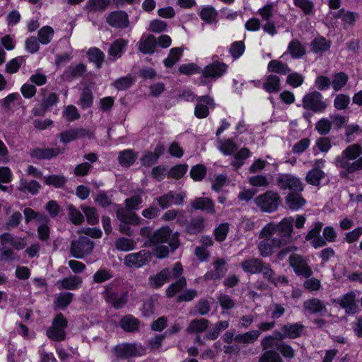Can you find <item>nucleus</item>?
<instances>
[{"instance_id": "e433bc0d", "label": "nucleus", "mask_w": 362, "mask_h": 362, "mask_svg": "<svg viewBox=\"0 0 362 362\" xmlns=\"http://www.w3.org/2000/svg\"><path fill=\"white\" fill-rule=\"evenodd\" d=\"M59 153V148H37L32 152L31 156L40 159H49L56 156Z\"/></svg>"}, {"instance_id": "338daca9", "label": "nucleus", "mask_w": 362, "mask_h": 362, "mask_svg": "<svg viewBox=\"0 0 362 362\" xmlns=\"http://www.w3.org/2000/svg\"><path fill=\"white\" fill-rule=\"evenodd\" d=\"M245 51V45L242 41L233 42L230 48V54L235 58H239Z\"/></svg>"}, {"instance_id": "f03ea898", "label": "nucleus", "mask_w": 362, "mask_h": 362, "mask_svg": "<svg viewBox=\"0 0 362 362\" xmlns=\"http://www.w3.org/2000/svg\"><path fill=\"white\" fill-rule=\"evenodd\" d=\"M361 155L362 148L360 145H350L343 151L340 156L336 158V165L347 173L361 170L362 169Z\"/></svg>"}, {"instance_id": "de8ad7c7", "label": "nucleus", "mask_w": 362, "mask_h": 362, "mask_svg": "<svg viewBox=\"0 0 362 362\" xmlns=\"http://www.w3.org/2000/svg\"><path fill=\"white\" fill-rule=\"evenodd\" d=\"M251 153L248 148H243L239 150L234 156V160L232 164L235 168H240L245 162V159L249 158Z\"/></svg>"}, {"instance_id": "c756f323", "label": "nucleus", "mask_w": 362, "mask_h": 362, "mask_svg": "<svg viewBox=\"0 0 362 362\" xmlns=\"http://www.w3.org/2000/svg\"><path fill=\"white\" fill-rule=\"evenodd\" d=\"M127 42L123 39H118L114 41L110 45L108 54L113 59H116L122 55Z\"/></svg>"}, {"instance_id": "f8f14e48", "label": "nucleus", "mask_w": 362, "mask_h": 362, "mask_svg": "<svg viewBox=\"0 0 362 362\" xmlns=\"http://www.w3.org/2000/svg\"><path fill=\"white\" fill-rule=\"evenodd\" d=\"M303 107L314 112H322L326 107V104L322 100V95L320 93L313 91L303 97Z\"/></svg>"}, {"instance_id": "0e129e2a", "label": "nucleus", "mask_w": 362, "mask_h": 362, "mask_svg": "<svg viewBox=\"0 0 362 362\" xmlns=\"http://www.w3.org/2000/svg\"><path fill=\"white\" fill-rule=\"evenodd\" d=\"M72 298L71 293H62L56 298V304L59 308H66L71 302Z\"/></svg>"}, {"instance_id": "864d4df0", "label": "nucleus", "mask_w": 362, "mask_h": 362, "mask_svg": "<svg viewBox=\"0 0 362 362\" xmlns=\"http://www.w3.org/2000/svg\"><path fill=\"white\" fill-rule=\"evenodd\" d=\"M44 180L46 185H53L55 187H62L66 182V178L62 175H49L44 177Z\"/></svg>"}, {"instance_id": "49530a36", "label": "nucleus", "mask_w": 362, "mask_h": 362, "mask_svg": "<svg viewBox=\"0 0 362 362\" xmlns=\"http://www.w3.org/2000/svg\"><path fill=\"white\" fill-rule=\"evenodd\" d=\"M110 3V0H88L86 7L89 11L95 12L105 9Z\"/></svg>"}, {"instance_id": "680f3d73", "label": "nucleus", "mask_w": 362, "mask_h": 362, "mask_svg": "<svg viewBox=\"0 0 362 362\" xmlns=\"http://www.w3.org/2000/svg\"><path fill=\"white\" fill-rule=\"evenodd\" d=\"M24 62V59L22 57H18L11 59L6 64V70L9 74H14L18 71L21 64Z\"/></svg>"}, {"instance_id": "bf43d9fd", "label": "nucleus", "mask_w": 362, "mask_h": 362, "mask_svg": "<svg viewBox=\"0 0 362 362\" xmlns=\"http://www.w3.org/2000/svg\"><path fill=\"white\" fill-rule=\"evenodd\" d=\"M188 166L187 165H177L173 167L168 172V177L175 179L181 178L187 171Z\"/></svg>"}, {"instance_id": "423d86ee", "label": "nucleus", "mask_w": 362, "mask_h": 362, "mask_svg": "<svg viewBox=\"0 0 362 362\" xmlns=\"http://www.w3.org/2000/svg\"><path fill=\"white\" fill-rule=\"evenodd\" d=\"M182 267L180 263L177 262L172 272L168 269H165L154 276L149 277V283L154 287H160L166 281L170 279H175L182 274Z\"/></svg>"}, {"instance_id": "5701e85b", "label": "nucleus", "mask_w": 362, "mask_h": 362, "mask_svg": "<svg viewBox=\"0 0 362 362\" xmlns=\"http://www.w3.org/2000/svg\"><path fill=\"white\" fill-rule=\"evenodd\" d=\"M87 135H88V132L84 129H71L60 134V141L64 144H67Z\"/></svg>"}, {"instance_id": "aec40b11", "label": "nucleus", "mask_w": 362, "mask_h": 362, "mask_svg": "<svg viewBox=\"0 0 362 362\" xmlns=\"http://www.w3.org/2000/svg\"><path fill=\"white\" fill-rule=\"evenodd\" d=\"M322 223H315L313 228L308 232L305 237L306 240L310 241L311 245L315 248L322 247L326 244L325 240L320 236V233L322 230Z\"/></svg>"}, {"instance_id": "603ef678", "label": "nucleus", "mask_w": 362, "mask_h": 362, "mask_svg": "<svg viewBox=\"0 0 362 362\" xmlns=\"http://www.w3.org/2000/svg\"><path fill=\"white\" fill-rule=\"evenodd\" d=\"M288 50L294 58H299L302 57L305 52V49L303 46L296 40H293L288 45Z\"/></svg>"}, {"instance_id": "9b49d317", "label": "nucleus", "mask_w": 362, "mask_h": 362, "mask_svg": "<svg viewBox=\"0 0 362 362\" xmlns=\"http://www.w3.org/2000/svg\"><path fill=\"white\" fill-rule=\"evenodd\" d=\"M67 326V321L62 314H58L54 319L52 325L47 331L49 338L54 341L63 340L65 337V329Z\"/></svg>"}, {"instance_id": "ddd939ff", "label": "nucleus", "mask_w": 362, "mask_h": 362, "mask_svg": "<svg viewBox=\"0 0 362 362\" xmlns=\"http://www.w3.org/2000/svg\"><path fill=\"white\" fill-rule=\"evenodd\" d=\"M115 352L117 357L122 358L141 356L145 354V348L137 344H122L115 347Z\"/></svg>"}, {"instance_id": "13d9d810", "label": "nucleus", "mask_w": 362, "mask_h": 362, "mask_svg": "<svg viewBox=\"0 0 362 362\" xmlns=\"http://www.w3.org/2000/svg\"><path fill=\"white\" fill-rule=\"evenodd\" d=\"M81 209L86 216L87 221L88 223L94 225L98 223V215L94 208L83 206H81Z\"/></svg>"}, {"instance_id": "6e6552de", "label": "nucleus", "mask_w": 362, "mask_h": 362, "mask_svg": "<svg viewBox=\"0 0 362 362\" xmlns=\"http://www.w3.org/2000/svg\"><path fill=\"white\" fill-rule=\"evenodd\" d=\"M278 187L283 190L302 192L304 185L300 180L292 174H279L276 178Z\"/></svg>"}, {"instance_id": "f257e3e1", "label": "nucleus", "mask_w": 362, "mask_h": 362, "mask_svg": "<svg viewBox=\"0 0 362 362\" xmlns=\"http://www.w3.org/2000/svg\"><path fill=\"white\" fill-rule=\"evenodd\" d=\"M140 233L143 237L149 238L144 245L153 247L154 255L158 258L165 257L168 254V247L163 245V243H168L173 250L179 246L178 235L177 233L171 235V230L168 227H162L152 236H151V228L148 227L142 228Z\"/></svg>"}, {"instance_id": "2eb2a0df", "label": "nucleus", "mask_w": 362, "mask_h": 362, "mask_svg": "<svg viewBox=\"0 0 362 362\" xmlns=\"http://www.w3.org/2000/svg\"><path fill=\"white\" fill-rule=\"evenodd\" d=\"M93 249V243L88 238L81 237L78 240L73 241L71 252L76 258H83Z\"/></svg>"}, {"instance_id": "20e7f679", "label": "nucleus", "mask_w": 362, "mask_h": 362, "mask_svg": "<svg viewBox=\"0 0 362 362\" xmlns=\"http://www.w3.org/2000/svg\"><path fill=\"white\" fill-rule=\"evenodd\" d=\"M258 13L260 15L262 20L265 21V24L262 27L264 31L272 36L276 33V28L282 26L285 21L284 17L281 15L275 20H272L274 16V10L271 4H267L259 8Z\"/></svg>"}, {"instance_id": "79ce46f5", "label": "nucleus", "mask_w": 362, "mask_h": 362, "mask_svg": "<svg viewBox=\"0 0 362 362\" xmlns=\"http://www.w3.org/2000/svg\"><path fill=\"white\" fill-rule=\"evenodd\" d=\"M40 188V184L35 180H32L30 182H28L25 179H21L18 189L22 192H28L32 194H35L38 192Z\"/></svg>"}, {"instance_id": "052dcab7", "label": "nucleus", "mask_w": 362, "mask_h": 362, "mask_svg": "<svg viewBox=\"0 0 362 362\" xmlns=\"http://www.w3.org/2000/svg\"><path fill=\"white\" fill-rule=\"evenodd\" d=\"M63 117H65L66 120L72 122L78 119L80 114L75 106L69 105H67L63 111Z\"/></svg>"}, {"instance_id": "2f4dec72", "label": "nucleus", "mask_w": 362, "mask_h": 362, "mask_svg": "<svg viewBox=\"0 0 362 362\" xmlns=\"http://www.w3.org/2000/svg\"><path fill=\"white\" fill-rule=\"evenodd\" d=\"M226 262L223 259H218L214 262V272H207L205 274L206 279H220L226 272L225 267Z\"/></svg>"}, {"instance_id": "a211bd4d", "label": "nucleus", "mask_w": 362, "mask_h": 362, "mask_svg": "<svg viewBox=\"0 0 362 362\" xmlns=\"http://www.w3.org/2000/svg\"><path fill=\"white\" fill-rule=\"evenodd\" d=\"M107 23L115 28H124L129 25L128 15L122 11H117L110 13L107 17Z\"/></svg>"}, {"instance_id": "a878e982", "label": "nucleus", "mask_w": 362, "mask_h": 362, "mask_svg": "<svg viewBox=\"0 0 362 362\" xmlns=\"http://www.w3.org/2000/svg\"><path fill=\"white\" fill-rule=\"evenodd\" d=\"M303 326L299 323L284 325L282 327L283 334L280 335V338H297L303 333Z\"/></svg>"}, {"instance_id": "4c0bfd02", "label": "nucleus", "mask_w": 362, "mask_h": 362, "mask_svg": "<svg viewBox=\"0 0 362 362\" xmlns=\"http://www.w3.org/2000/svg\"><path fill=\"white\" fill-rule=\"evenodd\" d=\"M142 191L139 189L138 192L132 197L126 199V209L127 214L133 213L132 211L137 209L139 205L142 203L141 199Z\"/></svg>"}, {"instance_id": "0eeeda50", "label": "nucleus", "mask_w": 362, "mask_h": 362, "mask_svg": "<svg viewBox=\"0 0 362 362\" xmlns=\"http://www.w3.org/2000/svg\"><path fill=\"white\" fill-rule=\"evenodd\" d=\"M255 203L262 211L270 213L277 209L280 197L278 193L269 191L257 197Z\"/></svg>"}, {"instance_id": "39448f33", "label": "nucleus", "mask_w": 362, "mask_h": 362, "mask_svg": "<svg viewBox=\"0 0 362 362\" xmlns=\"http://www.w3.org/2000/svg\"><path fill=\"white\" fill-rule=\"evenodd\" d=\"M294 219L293 217H286L279 224L269 223L262 229V235H274L278 233L281 237H288L292 233Z\"/></svg>"}, {"instance_id": "09e8293b", "label": "nucleus", "mask_w": 362, "mask_h": 362, "mask_svg": "<svg viewBox=\"0 0 362 362\" xmlns=\"http://www.w3.org/2000/svg\"><path fill=\"white\" fill-rule=\"evenodd\" d=\"M218 149L226 156L233 154L238 147L230 139H227L218 143Z\"/></svg>"}, {"instance_id": "ea45409f", "label": "nucleus", "mask_w": 362, "mask_h": 362, "mask_svg": "<svg viewBox=\"0 0 362 362\" xmlns=\"http://www.w3.org/2000/svg\"><path fill=\"white\" fill-rule=\"evenodd\" d=\"M87 55L90 62H93L97 68H100L104 61V54L98 48L89 49Z\"/></svg>"}, {"instance_id": "a18cd8bd", "label": "nucleus", "mask_w": 362, "mask_h": 362, "mask_svg": "<svg viewBox=\"0 0 362 362\" xmlns=\"http://www.w3.org/2000/svg\"><path fill=\"white\" fill-rule=\"evenodd\" d=\"M54 30L50 26H44L38 31L39 41L43 45L49 43L54 36Z\"/></svg>"}, {"instance_id": "dca6fc26", "label": "nucleus", "mask_w": 362, "mask_h": 362, "mask_svg": "<svg viewBox=\"0 0 362 362\" xmlns=\"http://www.w3.org/2000/svg\"><path fill=\"white\" fill-rule=\"evenodd\" d=\"M197 105L194 108V115L199 119L205 118L209 115V108L214 107V100L209 96L197 98Z\"/></svg>"}, {"instance_id": "5fc2aeb1", "label": "nucleus", "mask_w": 362, "mask_h": 362, "mask_svg": "<svg viewBox=\"0 0 362 362\" xmlns=\"http://www.w3.org/2000/svg\"><path fill=\"white\" fill-rule=\"evenodd\" d=\"M312 45V49L315 52H325L330 47L329 43L322 37L315 38L313 41Z\"/></svg>"}, {"instance_id": "473e14b6", "label": "nucleus", "mask_w": 362, "mask_h": 362, "mask_svg": "<svg viewBox=\"0 0 362 362\" xmlns=\"http://www.w3.org/2000/svg\"><path fill=\"white\" fill-rule=\"evenodd\" d=\"M241 264L244 272L253 274L260 272L262 263L258 259L252 258L243 261Z\"/></svg>"}, {"instance_id": "8fccbe9b", "label": "nucleus", "mask_w": 362, "mask_h": 362, "mask_svg": "<svg viewBox=\"0 0 362 362\" xmlns=\"http://www.w3.org/2000/svg\"><path fill=\"white\" fill-rule=\"evenodd\" d=\"M136 243L129 238H120L116 241V247L121 251H129L135 248Z\"/></svg>"}, {"instance_id": "72a5a7b5", "label": "nucleus", "mask_w": 362, "mask_h": 362, "mask_svg": "<svg viewBox=\"0 0 362 362\" xmlns=\"http://www.w3.org/2000/svg\"><path fill=\"white\" fill-rule=\"evenodd\" d=\"M263 88L269 93L279 91L280 90L279 77L273 74L269 75L263 83Z\"/></svg>"}, {"instance_id": "bb28decb", "label": "nucleus", "mask_w": 362, "mask_h": 362, "mask_svg": "<svg viewBox=\"0 0 362 362\" xmlns=\"http://www.w3.org/2000/svg\"><path fill=\"white\" fill-rule=\"evenodd\" d=\"M226 70V66L223 63H216L205 67L203 75L205 77L218 78L222 76Z\"/></svg>"}, {"instance_id": "412c9836", "label": "nucleus", "mask_w": 362, "mask_h": 362, "mask_svg": "<svg viewBox=\"0 0 362 362\" xmlns=\"http://www.w3.org/2000/svg\"><path fill=\"white\" fill-rule=\"evenodd\" d=\"M105 299L110 303L115 308H122L127 302L124 294L119 295L113 288V285L108 286L105 290Z\"/></svg>"}, {"instance_id": "b1692460", "label": "nucleus", "mask_w": 362, "mask_h": 362, "mask_svg": "<svg viewBox=\"0 0 362 362\" xmlns=\"http://www.w3.org/2000/svg\"><path fill=\"white\" fill-rule=\"evenodd\" d=\"M1 245H11L16 250H22L26 245V241L24 238L14 237L9 233H4L1 235Z\"/></svg>"}, {"instance_id": "1a4fd4ad", "label": "nucleus", "mask_w": 362, "mask_h": 362, "mask_svg": "<svg viewBox=\"0 0 362 362\" xmlns=\"http://www.w3.org/2000/svg\"><path fill=\"white\" fill-rule=\"evenodd\" d=\"M151 253L145 250L127 255L124 258V264L129 268H140L151 260Z\"/></svg>"}, {"instance_id": "774afa93", "label": "nucleus", "mask_w": 362, "mask_h": 362, "mask_svg": "<svg viewBox=\"0 0 362 362\" xmlns=\"http://www.w3.org/2000/svg\"><path fill=\"white\" fill-rule=\"evenodd\" d=\"M259 362H283L279 355L274 351H267L260 358Z\"/></svg>"}, {"instance_id": "7c9ffc66", "label": "nucleus", "mask_w": 362, "mask_h": 362, "mask_svg": "<svg viewBox=\"0 0 362 362\" xmlns=\"http://www.w3.org/2000/svg\"><path fill=\"white\" fill-rule=\"evenodd\" d=\"M331 14L337 18H341L345 27L353 25L358 18V14L356 13L346 11L344 9L337 12L331 13Z\"/></svg>"}, {"instance_id": "f3484780", "label": "nucleus", "mask_w": 362, "mask_h": 362, "mask_svg": "<svg viewBox=\"0 0 362 362\" xmlns=\"http://www.w3.org/2000/svg\"><path fill=\"white\" fill-rule=\"evenodd\" d=\"M334 301L344 309L345 312L348 314L354 313L357 310L356 293L354 291L348 292Z\"/></svg>"}, {"instance_id": "6ab92c4d", "label": "nucleus", "mask_w": 362, "mask_h": 362, "mask_svg": "<svg viewBox=\"0 0 362 362\" xmlns=\"http://www.w3.org/2000/svg\"><path fill=\"white\" fill-rule=\"evenodd\" d=\"M324 161L315 160L313 166L314 169L309 171L306 176V181L308 184L317 186L320 185V181L325 177V173L320 168L323 167Z\"/></svg>"}, {"instance_id": "4468645a", "label": "nucleus", "mask_w": 362, "mask_h": 362, "mask_svg": "<svg viewBox=\"0 0 362 362\" xmlns=\"http://www.w3.org/2000/svg\"><path fill=\"white\" fill-rule=\"evenodd\" d=\"M272 235H262V231L259 238H262L258 245V249L262 257H268L276 252L281 245V240L279 238H272Z\"/></svg>"}, {"instance_id": "7ed1b4c3", "label": "nucleus", "mask_w": 362, "mask_h": 362, "mask_svg": "<svg viewBox=\"0 0 362 362\" xmlns=\"http://www.w3.org/2000/svg\"><path fill=\"white\" fill-rule=\"evenodd\" d=\"M296 249V247L288 246L278 253V257L279 259H283L287 255L291 254L289 256V263L295 273L298 276L309 277L312 275L313 272L309 267L307 261L303 257L293 254Z\"/></svg>"}, {"instance_id": "e2e57ef3", "label": "nucleus", "mask_w": 362, "mask_h": 362, "mask_svg": "<svg viewBox=\"0 0 362 362\" xmlns=\"http://www.w3.org/2000/svg\"><path fill=\"white\" fill-rule=\"evenodd\" d=\"M200 17L206 23H212L216 18V12L211 7H205L202 9Z\"/></svg>"}, {"instance_id": "a19ab883", "label": "nucleus", "mask_w": 362, "mask_h": 362, "mask_svg": "<svg viewBox=\"0 0 362 362\" xmlns=\"http://www.w3.org/2000/svg\"><path fill=\"white\" fill-rule=\"evenodd\" d=\"M136 158V154L129 149L119 152L118 160L120 165L129 167L132 165Z\"/></svg>"}, {"instance_id": "6e6d98bb", "label": "nucleus", "mask_w": 362, "mask_h": 362, "mask_svg": "<svg viewBox=\"0 0 362 362\" xmlns=\"http://www.w3.org/2000/svg\"><path fill=\"white\" fill-rule=\"evenodd\" d=\"M186 286V281L184 277L179 279L175 283L172 284L167 289L168 297H173Z\"/></svg>"}, {"instance_id": "393cba45", "label": "nucleus", "mask_w": 362, "mask_h": 362, "mask_svg": "<svg viewBox=\"0 0 362 362\" xmlns=\"http://www.w3.org/2000/svg\"><path fill=\"white\" fill-rule=\"evenodd\" d=\"M82 280L79 276H71L59 280L57 286L59 289L75 290L78 288L81 285Z\"/></svg>"}, {"instance_id": "9d476101", "label": "nucleus", "mask_w": 362, "mask_h": 362, "mask_svg": "<svg viewBox=\"0 0 362 362\" xmlns=\"http://www.w3.org/2000/svg\"><path fill=\"white\" fill-rule=\"evenodd\" d=\"M117 216L118 219L121 221L119 226V230L122 233L127 235H132V231L131 230L129 224L139 225L141 220L135 213H129L127 214V211L123 209L120 208L117 210Z\"/></svg>"}, {"instance_id": "37998d69", "label": "nucleus", "mask_w": 362, "mask_h": 362, "mask_svg": "<svg viewBox=\"0 0 362 362\" xmlns=\"http://www.w3.org/2000/svg\"><path fill=\"white\" fill-rule=\"evenodd\" d=\"M260 332L257 330H252L244 334H238L235 337V341L238 343L249 344L254 342L259 337Z\"/></svg>"}, {"instance_id": "c03bdc74", "label": "nucleus", "mask_w": 362, "mask_h": 362, "mask_svg": "<svg viewBox=\"0 0 362 362\" xmlns=\"http://www.w3.org/2000/svg\"><path fill=\"white\" fill-rule=\"evenodd\" d=\"M208 325V320L205 319L194 320L189 325L187 332L189 333L202 332L207 328Z\"/></svg>"}, {"instance_id": "4be33fe9", "label": "nucleus", "mask_w": 362, "mask_h": 362, "mask_svg": "<svg viewBox=\"0 0 362 362\" xmlns=\"http://www.w3.org/2000/svg\"><path fill=\"white\" fill-rule=\"evenodd\" d=\"M300 192H291L286 197V204L292 211H297L303 207L305 203V199L300 194Z\"/></svg>"}, {"instance_id": "c9c22d12", "label": "nucleus", "mask_w": 362, "mask_h": 362, "mask_svg": "<svg viewBox=\"0 0 362 362\" xmlns=\"http://www.w3.org/2000/svg\"><path fill=\"white\" fill-rule=\"evenodd\" d=\"M139 320L131 315L124 316L120 321L121 327L127 332H133L138 329Z\"/></svg>"}, {"instance_id": "4d7b16f0", "label": "nucleus", "mask_w": 362, "mask_h": 362, "mask_svg": "<svg viewBox=\"0 0 362 362\" xmlns=\"http://www.w3.org/2000/svg\"><path fill=\"white\" fill-rule=\"evenodd\" d=\"M347 80L348 76L342 72L335 74L332 82V88L336 91L340 90L346 83Z\"/></svg>"}, {"instance_id": "58836bf2", "label": "nucleus", "mask_w": 362, "mask_h": 362, "mask_svg": "<svg viewBox=\"0 0 362 362\" xmlns=\"http://www.w3.org/2000/svg\"><path fill=\"white\" fill-rule=\"evenodd\" d=\"M267 69L269 72H274L281 75H286L290 71L288 66L279 60L270 61Z\"/></svg>"}, {"instance_id": "3c124183", "label": "nucleus", "mask_w": 362, "mask_h": 362, "mask_svg": "<svg viewBox=\"0 0 362 362\" xmlns=\"http://www.w3.org/2000/svg\"><path fill=\"white\" fill-rule=\"evenodd\" d=\"M182 50L180 48L175 47L171 49L168 57L164 61L165 66L170 67L178 62L182 56Z\"/></svg>"}, {"instance_id": "c85d7f7f", "label": "nucleus", "mask_w": 362, "mask_h": 362, "mask_svg": "<svg viewBox=\"0 0 362 362\" xmlns=\"http://www.w3.org/2000/svg\"><path fill=\"white\" fill-rule=\"evenodd\" d=\"M192 206L194 209L205 210L208 213H215L214 205L211 199L205 197L196 198L192 202Z\"/></svg>"}, {"instance_id": "69168bd1", "label": "nucleus", "mask_w": 362, "mask_h": 362, "mask_svg": "<svg viewBox=\"0 0 362 362\" xmlns=\"http://www.w3.org/2000/svg\"><path fill=\"white\" fill-rule=\"evenodd\" d=\"M228 230L229 225L228 223L220 224L214 230L216 239L219 242L223 241L227 236Z\"/></svg>"}, {"instance_id": "cd10ccee", "label": "nucleus", "mask_w": 362, "mask_h": 362, "mask_svg": "<svg viewBox=\"0 0 362 362\" xmlns=\"http://www.w3.org/2000/svg\"><path fill=\"white\" fill-rule=\"evenodd\" d=\"M156 45V39L151 35H144L139 44V50L145 54L152 53Z\"/></svg>"}, {"instance_id": "f704fd0d", "label": "nucleus", "mask_w": 362, "mask_h": 362, "mask_svg": "<svg viewBox=\"0 0 362 362\" xmlns=\"http://www.w3.org/2000/svg\"><path fill=\"white\" fill-rule=\"evenodd\" d=\"M303 308L309 313L314 314L322 312L325 309V305L319 299L312 298L304 302Z\"/></svg>"}]
</instances>
